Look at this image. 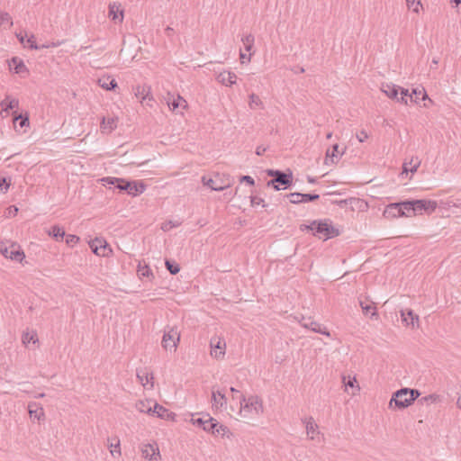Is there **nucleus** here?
<instances>
[{"instance_id": "f257e3e1", "label": "nucleus", "mask_w": 461, "mask_h": 461, "mask_svg": "<svg viewBox=\"0 0 461 461\" xmlns=\"http://www.w3.org/2000/svg\"><path fill=\"white\" fill-rule=\"evenodd\" d=\"M304 228L312 230L314 236L324 240L339 235V230L332 225L331 221L329 219L312 221L309 225H305Z\"/></svg>"}, {"instance_id": "f03ea898", "label": "nucleus", "mask_w": 461, "mask_h": 461, "mask_svg": "<svg viewBox=\"0 0 461 461\" xmlns=\"http://www.w3.org/2000/svg\"><path fill=\"white\" fill-rule=\"evenodd\" d=\"M240 414L244 418L259 415L264 411L262 400L257 395L246 397L240 394Z\"/></svg>"}, {"instance_id": "7ed1b4c3", "label": "nucleus", "mask_w": 461, "mask_h": 461, "mask_svg": "<svg viewBox=\"0 0 461 461\" xmlns=\"http://www.w3.org/2000/svg\"><path fill=\"white\" fill-rule=\"evenodd\" d=\"M420 394V392L416 389L402 388L393 393L389 402V407L392 408L393 403H394L395 407L398 409H404L410 406Z\"/></svg>"}, {"instance_id": "20e7f679", "label": "nucleus", "mask_w": 461, "mask_h": 461, "mask_svg": "<svg viewBox=\"0 0 461 461\" xmlns=\"http://www.w3.org/2000/svg\"><path fill=\"white\" fill-rule=\"evenodd\" d=\"M267 174L272 176V179L267 183L268 187H273L275 190L285 189L291 186L293 183V173H288L277 170V169H267Z\"/></svg>"}, {"instance_id": "39448f33", "label": "nucleus", "mask_w": 461, "mask_h": 461, "mask_svg": "<svg viewBox=\"0 0 461 461\" xmlns=\"http://www.w3.org/2000/svg\"><path fill=\"white\" fill-rule=\"evenodd\" d=\"M104 180L107 184L114 185V188L121 191H126L128 194L132 196L140 194L144 191V183L142 181H140L137 184L136 182H129L116 177H106Z\"/></svg>"}, {"instance_id": "423d86ee", "label": "nucleus", "mask_w": 461, "mask_h": 461, "mask_svg": "<svg viewBox=\"0 0 461 461\" xmlns=\"http://www.w3.org/2000/svg\"><path fill=\"white\" fill-rule=\"evenodd\" d=\"M381 90L392 99H396L397 102L408 104V100H412V95L409 94L408 89L399 87L393 84H383Z\"/></svg>"}, {"instance_id": "0eeeda50", "label": "nucleus", "mask_w": 461, "mask_h": 461, "mask_svg": "<svg viewBox=\"0 0 461 461\" xmlns=\"http://www.w3.org/2000/svg\"><path fill=\"white\" fill-rule=\"evenodd\" d=\"M180 341V332L176 327H167L162 338V347L166 350L176 352Z\"/></svg>"}, {"instance_id": "6e6552de", "label": "nucleus", "mask_w": 461, "mask_h": 461, "mask_svg": "<svg viewBox=\"0 0 461 461\" xmlns=\"http://www.w3.org/2000/svg\"><path fill=\"white\" fill-rule=\"evenodd\" d=\"M411 201L414 209V215L421 214L422 212L426 213H431L436 210L438 206L437 202L432 200L420 199Z\"/></svg>"}, {"instance_id": "1a4fd4ad", "label": "nucleus", "mask_w": 461, "mask_h": 461, "mask_svg": "<svg viewBox=\"0 0 461 461\" xmlns=\"http://www.w3.org/2000/svg\"><path fill=\"white\" fill-rule=\"evenodd\" d=\"M211 356L216 359H221L225 356L226 342L224 339L213 337L210 341Z\"/></svg>"}, {"instance_id": "9d476101", "label": "nucleus", "mask_w": 461, "mask_h": 461, "mask_svg": "<svg viewBox=\"0 0 461 461\" xmlns=\"http://www.w3.org/2000/svg\"><path fill=\"white\" fill-rule=\"evenodd\" d=\"M203 183L214 191H222L230 187L231 185L229 177L223 180L220 177L219 175L215 176L214 178H209L208 180L205 178V176H203Z\"/></svg>"}, {"instance_id": "9b49d317", "label": "nucleus", "mask_w": 461, "mask_h": 461, "mask_svg": "<svg viewBox=\"0 0 461 461\" xmlns=\"http://www.w3.org/2000/svg\"><path fill=\"white\" fill-rule=\"evenodd\" d=\"M1 253L5 258L17 262H22L25 257L24 252L16 244L1 249Z\"/></svg>"}, {"instance_id": "f8f14e48", "label": "nucleus", "mask_w": 461, "mask_h": 461, "mask_svg": "<svg viewBox=\"0 0 461 461\" xmlns=\"http://www.w3.org/2000/svg\"><path fill=\"white\" fill-rule=\"evenodd\" d=\"M300 323L303 328L309 329L316 333L326 335L327 337L330 336L325 327H322L321 324L313 321L311 317H303Z\"/></svg>"}, {"instance_id": "ddd939ff", "label": "nucleus", "mask_w": 461, "mask_h": 461, "mask_svg": "<svg viewBox=\"0 0 461 461\" xmlns=\"http://www.w3.org/2000/svg\"><path fill=\"white\" fill-rule=\"evenodd\" d=\"M89 245L92 251L98 256L105 257L109 252H111V249L108 248V244L104 240L96 238L93 240Z\"/></svg>"}, {"instance_id": "4468645a", "label": "nucleus", "mask_w": 461, "mask_h": 461, "mask_svg": "<svg viewBox=\"0 0 461 461\" xmlns=\"http://www.w3.org/2000/svg\"><path fill=\"white\" fill-rule=\"evenodd\" d=\"M146 413L157 416L158 418L163 419V420H172L174 418V413L170 412L167 409L163 407L162 405L158 403H155L154 407H149L148 410H146Z\"/></svg>"}, {"instance_id": "2eb2a0df", "label": "nucleus", "mask_w": 461, "mask_h": 461, "mask_svg": "<svg viewBox=\"0 0 461 461\" xmlns=\"http://www.w3.org/2000/svg\"><path fill=\"white\" fill-rule=\"evenodd\" d=\"M402 321L411 328L419 327V316L411 309L400 311Z\"/></svg>"}, {"instance_id": "dca6fc26", "label": "nucleus", "mask_w": 461, "mask_h": 461, "mask_svg": "<svg viewBox=\"0 0 461 461\" xmlns=\"http://www.w3.org/2000/svg\"><path fill=\"white\" fill-rule=\"evenodd\" d=\"M108 16L114 23H122L123 20V10L121 6V4L116 2L111 3L109 5Z\"/></svg>"}, {"instance_id": "f3484780", "label": "nucleus", "mask_w": 461, "mask_h": 461, "mask_svg": "<svg viewBox=\"0 0 461 461\" xmlns=\"http://www.w3.org/2000/svg\"><path fill=\"white\" fill-rule=\"evenodd\" d=\"M383 215L387 219L402 217V211L401 202L388 204L385 207Z\"/></svg>"}, {"instance_id": "a211bd4d", "label": "nucleus", "mask_w": 461, "mask_h": 461, "mask_svg": "<svg viewBox=\"0 0 461 461\" xmlns=\"http://www.w3.org/2000/svg\"><path fill=\"white\" fill-rule=\"evenodd\" d=\"M28 412L30 418L32 420H41L44 418V411L42 406L35 402H30L28 403Z\"/></svg>"}, {"instance_id": "6ab92c4d", "label": "nucleus", "mask_w": 461, "mask_h": 461, "mask_svg": "<svg viewBox=\"0 0 461 461\" xmlns=\"http://www.w3.org/2000/svg\"><path fill=\"white\" fill-rule=\"evenodd\" d=\"M305 425L306 433L310 439H314L316 434H320L318 430V425L315 423L312 417L304 418L302 420Z\"/></svg>"}, {"instance_id": "aec40b11", "label": "nucleus", "mask_w": 461, "mask_h": 461, "mask_svg": "<svg viewBox=\"0 0 461 461\" xmlns=\"http://www.w3.org/2000/svg\"><path fill=\"white\" fill-rule=\"evenodd\" d=\"M217 81L226 86H231L236 84L237 75L230 71H223L217 76Z\"/></svg>"}, {"instance_id": "412c9836", "label": "nucleus", "mask_w": 461, "mask_h": 461, "mask_svg": "<svg viewBox=\"0 0 461 461\" xmlns=\"http://www.w3.org/2000/svg\"><path fill=\"white\" fill-rule=\"evenodd\" d=\"M146 460L149 461H159L161 458L158 446L156 442L153 444H146Z\"/></svg>"}, {"instance_id": "4be33fe9", "label": "nucleus", "mask_w": 461, "mask_h": 461, "mask_svg": "<svg viewBox=\"0 0 461 461\" xmlns=\"http://www.w3.org/2000/svg\"><path fill=\"white\" fill-rule=\"evenodd\" d=\"M343 154H344V150L339 151V145L334 144L332 146L331 151L330 149H328L326 152L325 164H329V162H330L332 164L337 163Z\"/></svg>"}, {"instance_id": "5701e85b", "label": "nucleus", "mask_w": 461, "mask_h": 461, "mask_svg": "<svg viewBox=\"0 0 461 461\" xmlns=\"http://www.w3.org/2000/svg\"><path fill=\"white\" fill-rule=\"evenodd\" d=\"M212 407L215 409L226 408L227 406V398L225 394L221 393L220 391H212Z\"/></svg>"}, {"instance_id": "b1692460", "label": "nucleus", "mask_w": 461, "mask_h": 461, "mask_svg": "<svg viewBox=\"0 0 461 461\" xmlns=\"http://www.w3.org/2000/svg\"><path fill=\"white\" fill-rule=\"evenodd\" d=\"M420 165V159L418 157H411L410 161H404L402 164V174L403 173H415Z\"/></svg>"}, {"instance_id": "393cba45", "label": "nucleus", "mask_w": 461, "mask_h": 461, "mask_svg": "<svg viewBox=\"0 0 461 461\" xmlns=\"http://www.w3.org/2000/svg\"><path fill=\"white\" fill-rule=\"evenodd\" d=\"M213 418H212L209 414H206L203 417H199L196 419H192L193 424L198 427L203 428L205 430V427H210V423L212 422Z\"/></svg>"}, {"instance_id": "a878e982", "label": "nucleus", "mask_w": 461, "mask_h": 461, "mask_svg": "<svg viewBox=\"0 0 461 461\" xmlns=\"http://www.w3.org/2000/svg\"><path fill=\"white\" fill-rule=\"evenodd\" d=\"M19 102L17 99H11L10 96H6L2 102H1V107L3 108L4 112H8L9 110H13L16 107H18Z\"/></svg>"}, {"instance_id": "bb28decb", "label": "nucleus", "mask_w": 461, "mask_h": 461, "mask_svg": "<svg viewBox=\"0 0 461 461\" xmlns=\"http://www.w3.org/2000/svg\"><path fill=\"white\" fill-rule=\"evenodd\" d=\"M99 85L104 89L113 90L117 86V82L114 78L106 77L99 79Z\"/></svg>"}, {"instance_id": "cd10ccee", "label": "nucleus", "mask_w": 461, "mask_h": 461, "mask_svg": "<svg viewBox=\"0 0 461 461\" xmlns=\"http://www.w3.org/2000/svg\"><path fill=\"white\" fill-rule=\"evenodd\" d=\"M49 235L55 239L57 241H59L64 239L66 233L63 228L59 227V225H54L49 231Z\"/></svg>"}, {"instance_id": "c85d7f7f", "label": "nucleus", "mask_w": 461, "mask_h": 461, "mask_svg": "<svg viewBox=\"0 0 461 461\" xmlns=\"http://www.w3.org/2000/svg\"><path fill=\"white\" fill-rule=\"evenodd\" d=\"M359 304H360V306L362 308V311H363L364 314H366V315H369L370 314L371 317H374V316L377 315L376 308L374 305V303H366L364 301H360Z\"/></svg>"}, {"instance_id": "c756f323", "label": "nucleus", "mask_w": 461, "mask_h": 461, "mask_svg": "<svg viewBox=\"0 0 461 461\" xmlns=\"http://www.w3.org/2000/svg\"><path fill=\"white\" fill-rule=\"evenodd\" d=\"M402 204V216L405 217H411L414 216V209L411 200H406L403 202H401Z\"/></svg>"}, {"instance_id": "7c9ffc66", "label": "nucleus", "mask_w": 461, "mask_h": 461, "mask_svg": "<svg viewBox=\"0 0 461 461\" xmlns=\"http://www.w3.org/2000/svg\"><path fill=\"white\" fill-rule=\"evenodd\" d=\"M116 127L115 119L114 118H108L105 119L104 117L102 120L101 123V129L104 131H112Z\"/></svg>"}, {"instance_id": "2f4dec72", "label": "nucleus", "mask_w": 461, "mask_h": 461, "mask_svg": "<svg viewBox=\"0 0 461 461\" xmlns=\"http://www.w3.org/2000/svg\"><path fill=\"white\" fill-rule=\"evenodd\" d=\"M22 341L25 346H28L31 342L33 344L37 343V333L35 331L24 332L22 337Z\"/></svg>"}, {"instance_id": "473e14b6", "label": "nucleus", "mask_w": 461, "mask_h": 461, "mask_svg": "<svg viewBox=\"0 0 461 461\" xmlns=\"http://www.w3.org/2000/svg\"><path fill=\"white\" fill-rule=\"evenodd\" d=\"M12 63L14 65V68H13L14 73L16 74H22L23 72H27V68L24 65V63L19 59L16 57H14L12 59Z\"/></svg>"}, {"instance_id": "72a5a7b5", "label": "nucleus", "mask_w": 461, "mask_h": 461, "mask_svg": "<svg viewBox=\"0 0 461 461\" xmlns=\"http://www.w3.org/2000/svg\"><path fill=\"white\" fill-rule=\"evenodd\" d=\"M249 106L250 109L263 108L264 107L262 101L260 100L258 95H257L255 94H251L249 95Z\"/></svg>"}, {"instance_id": "f704fd0d", "label": "nucleus", "mask_w": 461, "mask_h": 461, "mask_svg": "<svg viewBox=\"0 0 461 461\" xmlns=\"http://www.w3.org/2000/svg\"><path fill=\"white\" fill-rule=\"evenodd\" d=\"M243 44H244V48L246 50V51H250L253 45H254V36L252 34H248L246 36H244L242 39H241Z\"/></svg>"}, {"instance_id": "c9c22d12", "label": "nucleus", "mask_w": 461, "mask_h": 461, "mask_svg": "<svg viewBox=\"0 0 461 461\" xmlns=\"http://www.w3.org/2000/svg\"><path fill=\"white\" fill-rule=\"evenodd\" d=\"M0 24L2 25H7L8 28L13 26V20L10 14L6 12H1L0 13Z\"/></svg>"}, {"instance_id": "e433bc0d", "label": "nucleus", "mask_w": 461, "mask_h": 461, "mask_svg": "<svg viewBox=\"0 0 461 461\" xmlns=\"http://www.w3.org/2000/svg\"><path fill=\"white\" fill-rule=\"evenodd\" d=\"M407 7L414 13H419L421 6L420 0H406Z\"/></svg>"}, {"instance_id": "4c0bfd02", "label": "nucleus", "mask_w": 461, "mask_h": 461, "mask_svg": "<svg viewBox=\"0 0 461 461\" xmlns=\"http://www.w3.org/2000/svg\"><path fill=\"white\" fill-rule=\"evenodd\" d=\"M166 267H167V269L172 274V275H176L177 274L179 271H180V267L178 266V264H176V262L174 261H170V260H166Z\"/></svg>"}, {"instance_id": "58836bf2", "label": "nucleus", "mask_w": 461, "mask_h": 461, "mask_svg": "<svg viewBox=\"0 0 461 461\" xmlns=\"http://www.w3.org/2000/svg\"><path fill=\"white\" fill-rule=\"evenodd\" d=\"M14 122L19 121V126L21 128L27 127L30 124L28 116H23L22 114L14 118Z\"/></svg>"}, {"instance_id": "ea45409f", "label": "nucleus", "mask_w": 461, "mask_h": 461, "mask_svg": "<svg viewBox=\"0 0 461 461\" xmlns=\"http://www.w3.org/2000/svg\"><path fill=\"white\" fill-rule=\"evenodd\" d=\"M412 95H415V99L412 98V100H410V101L415 102V103H417L419 99L424 100L427 97V94L423 89L422 90L413 89Z\"/></svg>"}, {"instance_id": "a19ab883", "label": "nucleus", "mask_w": 461, "mask_h": 461, "mask_svg": "<svg viewBox=\"0 0 461 461\" xmlns=\"http://www.w3.org/2000/svg\"><path fill=\"white\" fill-rule=\"evenodd\" d=\"M319 197L320 195L315 194H303V195H301L300 201H302V203H308L318 200Z\"/></svg>"}, {"instance_id": "79ce46f5", "label": "nucleus", "mask_w": 461, "mask_h": 461, "mask_svg": "<svg viewBox=\"0 0 461 461\" xmlns=\"http://www.w3.org/2000/svg\"><path fill=\"white\" fill-rule=\"evenodd\" d=\"M185 104V100H184L183 98H181L180 96H178V98L176 100H173L172 102L168 103V106L172 109V110H176L177 109L178 107L184 105Z\"/></svg>"}, {"instance_id": "37998d69", "label": "nucleus", "mask_w": 461, "mask_h": 461, "mask_svg": "<svg viewBox=\"0 0 461 461\" xmlns=\"http://www.w3.org/2000/svg\"><path fill=\"white\" fill-rule=\"evenodd\" d=\"M65 237H66V243L71 247L75 246L79 241V237L77 235L68 234V235H66Z\"/></svg>"}, {"instance_id": "c03bdc74", "label": "nucleus", "mask_w": 461, "mask_h": 461, "mask_svg": "<svg viewBox=\"0 0 461 461\" xmlns=\"http://www.w3.org/2000/svg\"><path fill=\"white\" fill-rule=\"evenodd\" d=\"M27 42L30 44L29 47L32 50H41L42 48H48L49 47V45H42V46L37 45L35 43L34 35H32V34L27 39Z\"/></svg>"}, {"instance_id": "a18cd8bd", "label": "nucleus", "mask_w": 461, "mask_h": 461, "mask_svg": "<svg viewBox=\"0 0 461 461\" xmlns=\"http://www.w3.org/2000/svg\"><path fill=\"white\" fill-rule=\"evenodd\" d=\"M301 195H303V194H301V193H291V194H287V197L290 198V202L292 203L298 204V203H302V201H300Z\"/></svg>"}, {"instance_id": "49530a36", "label": "nucleus", "mask_w": 461, "mask_h": 461, "mask_svg": "<svg viewBox=\"0 0 461 461\" xmlns=\"http://www.w3.org/2000/svg\"><path fill=\"white\" fill-rule=\"evenodd\" d=\"M342 380H343V384H344L346 388L347 387L354 388L355 387V384L357 383L356 377H352L351 378L350 376H348V380H347V377L343 376Z\"/></svg>"}, {"instance_id": "de8ad7c7", "label": "nucleus", "mask_w": 461, "mask_h": 461, "mask_svg": "<svg viewBox=\"0 0 461 461\" xmlns=\"http://www.w3.org/2000/svg\"><path fill=\"white\" fill-rule=\"evenodd\" d=\"M10 186V180H7L5 177L0 178V190L3 193H6Z\"/></svg>"}, {"instance_id": "09e8293b", "label": "nucleus", "mask_w": 461, "mask_h": 461, "mask_svg": "<svg viewBox=\"0 0 461 461\" xmlns=\"http://www.w3.org/2000/svg\"><path fill=\"white\" fill-rule=\"evenodd\" d=\"M110 448V452L113 456H114L115 455H121L120 441H118L116 444H111Z\"/></svg>"}, {"instance_id": "8fccbe9b", "label": "nucleus", "mask_w": 461, "mask_h": 461, "mask_svg": "<svg viewBox=\"0 0 461 461\" xmlns=\"http://www.w3.org/2000/svg\"><path fill=\"white\" fill-rule=\"evenodd\" d=\"M219 428V422L213 419L212 422L210 423V427H205V431L211 432L215 435L216 429Z\"/></svg>"}, {"instance_id": "3c124183", "label": "nucleus", "mask_w": 461, "mask_h": 461, "mask_svg": "<svg viewBox=\"0 0 461 461\" xmlns=\"http://www.w3.org/2000/svg\"><path fill=\"white\" fill-rule=\"evenodd\" d=\"M143 89L140 86L136 87L135 95L139 99L140 103L142 104L144 102V93Z\"/></svg>"}, {"instance_id": "603ef678", "label": "nucleus", "mask_w": 461, "mask_h": 461, "mask_svg": "<svg viewBox=\"0 0 461 461\" xmlns=\"http://www.w3.org/2000/svg\"><path fill=\"white\" fill-rule=\"evenodd\" d=\"M259 204H262L263 207L266 206V204L264 203V200L262 198L258 196H251V205L255 206Z\"/></svg>"}, {"instance_id": "864d4df0", "label": "nucleus", "mask_w": 461, "mask_h": 461, "mask_svg": "<svg viewBox=\"0 0 461 461\" xmlns=\"http://www.w3.org/2000/svg\"><path fill=\"white\" fill-rule=\"evenodd\" d=\"M229 432V429L226 426L219 424V428L216 429L215 435L225 436Z\"/></svg>"}, {"instance_id": "5fc2aeb1", "label": "nucleus", "mask_w": 461, "mask_h": 461, "mask_svg": "<svg viewBox=\"0 0 461 461\" xmlns=\"http://www.w3.org/2000/svg\"><path fill=\"white\" fill-rule=\"evenodd\" d=\"M145 379H146V385L149 384V387L152 388L154 386V382H153L154 376H153V374L152 373H150V374L146 373Z\"/></svg>"}, {"instance_id": "6e6d98bb", "label": "nucleus", "mask_w": 461, "mask_h": 461, "mask_svg": "<svg viewBox=\"0 0 461 461\" xmlns=\"http://www.w3.org/2000/svg\"><path fill=\"white\" fill-rule=\"evenodd\" d=\"M367 138H368V134L364 130L357 134V139L358 140L359 142H364Z\"/></svg>"}, {"instance_id": "4d7b16f0", "label": "nucleus", "mask_w": 461, "mask_h": 461, "mask_svg": "<svg viewBox=\"0 0 461 461\" xmlns=\"http://www.w3.org/2000/svg\"><path fill=\"white\" fill-rule=\"evenodd\" d=\"M240 182H245L249 184V185H254L255 181L250 176H242L240 177Z\"/></svg>"}, {"instance_id": "13d9d810", "label": "nucleus", "mask_w": 461, "mask_h": 461, "mask_svg": "<svg viewBox=\"0 0 461 461\" xmlns=\"http://www.w3.org/2000/svg\"><path fill=\"white\" fill-rule=\"evenodd\" d=\"M173 227H176V224H173L172 221H167V222H164L161 226V229L164 230V231H168L169 230H171Z\"/></svg>"}, {"instance_id": "bf43d9fd", "label": "nucleus", "mask_w": 461, "mask_h": 461, "mask_svg": "<svg viewBox=\"0 0 461 461\" xmlns=\"http://www.w3.org/2000/svg\"><path fill=\"white\" fill-rule=\"evenodd\" d=\"M436 399H437V396H436V395H434V394H430V395H428V396L423 397V398L421 399V401H422V402H429V401H430V402H434V401H436Z\"/></svg>"}, {"instance_id": "052dcab7", "label": "nucleus", "mask_w": 461, "mask_h": 461, "mask_svg": "<svg viewBox=\"0 0 461 461\" xmlns=\"http://www.w3.org/2000/svg\"><path fill=\"white\" fill-rule=\"evenodd\" d=\"M267 150V149L265 147H262V146H258L257 149H256V154L258 156H261L265 153V151Z\"/></svg>"}, {"instance_id": "680f3d73", "label": "nucleus", "mask_w": 461, "mask_h": 461, "mask_svg": "<svg viewBox=\"0 0 461 461\" xmlns=\"http://www.w3.org/2000/svg\"><path fill=\"white\" fill-rule=\"evenodd\" d=\"M137 273L140 278L144 276V267H141L140 262H139Z\"/></svg>"}, {"instance_id": "e2e57ef3", "label": "nucleus", "mask_w": 461, "mask_h": 461, "mask_svg": "<svg viewBox=\"0 0 461 461\" xmlns=\"http://www.w3.org/2000/svg\"><path fill=\"white\" fill-rule=\"evenodd\" d=\"M136 375H137V378L140 381L141 384L144 385V384H143L144 376L141 375V372L137 370Z\"/></svg>"}, {"instance_id": "0e129e2a", "label": "nucleus", "mask_w": 461, "mask_h": 461, "mask_svg": "<svg viewBox=\"0 0 461 461\" xmlns=\"http://www.w3.org/2000/svg\"><path fill=\"white\" fill-rule=\"evenodd\" d=\"M240 59H242V62H244V59H246L247 61H249L250 60V55L247 56L246 54L240 52Z\"/></svg>"}, {"instance_id": "69168bd1", "label": "nucleus", "mask_w": 461, "mask_h": 461, "mask_svg": "<svg viewBox=\"0 0 461 461\" xmlns=\"http://www.w3.org/2000/svg\"><path fill=\"white\" fill-rule=\"evenodd\" d=\"M26 35H23L22 32L16 34V37L18 38V40L20 41L21 43H24V38H25Z\"/></svg>"}, {"instance_id": "338daca9", "label": "nucleus", "mask_w": 461, "mask_h": 461, "mask_svg": "<svg viewBox=\"0 0 461 461\" xmlns=\"http://www.w3.org/2000/svg\"><path fill=\"white\" fill-rule=\"evenodd\" d=\"M145 275H146V278L149 277V276H152V273H151L150 269L149 268V267L147 265H146Z\"/></svg>"}, {"instance_id": "774afa93", "label": "nucleus", "mask_w": 461, "mask_h": 461, "mask_svg": "<svg viewBox=\"0 0 461 461\" xmlns=\"http://www.w3.org/2000/svg\"><path fill=\"white\" fill-rule=\"evenodd\" d=\"M438 64V59L434 58L431 61V68H433V66H437Z\"/></svg>"}]
</instances>
